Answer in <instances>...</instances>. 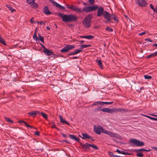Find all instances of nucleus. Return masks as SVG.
<instances>
[{
  "label": "nucleus",
  "mask_w": 157,
  "mask_h": 157,
  "mask_svg": "<svg viewBox=\"0 0 157 157\" xmlns=\"http://www.w3.org/2000/svg\"><path fill=\"white\" fill-rule=\"evenodd\" d=\"M78 57L76 56H73L72 58V59H78Z\"/></svg>",
  "instance_id": "obj_59"
},
{
  "label": "nucleus",
  "mask_w": 157,
  "mask_h": 157,
  "mask_svg": "<svg viewBox=\"0 0 157 157\" xmlns=\"http://www.w3.org/2000/svg\"><path fill=\"white\" fill-rule=\"evenodd\" d=\"M38 36L39 38V39L43 43H44V37L41 36L40 34V33L38 34Z\"/></svg>",
  "instance_id": "obj_30"
},
{
  "label": "nucleus",
  "mask_w": 157,
  "mask_h": 157,
  "mask_svg": "<svg viewBox=\"0 0 157 157\" xmlns=\"http://www.w3.org/2000/svg\"><path fill=\"white\" fill-rule=\"evenodd\" d=\"M143 154L141 152H139L136 154V156L138 157H143Z\"/></svg>",
  "instance_id": "obj_39"
},
{
  "label": "nucleus",
  "mask_w": 157,
  "mask_h": 157,
  "mask_svg": "<svg viewBox=\"0 0 157 157\" xmlns=\"http://www.w3.org/2000/svg\"><path fill=\"white\" fill-rule=\"evenodd\" d=\"M111 18H112V19H113L115 23H117L119 21L118 18L115 13L112 14V17H111Z\"/></svg>",
  "instance_id": "obj_18"
},
{
  "label": "nucleus",
  "mask_w": 157,
  "mask_h": 157,
  "mask_svg": "<svg viewBox=\"0 0 157 157\" xmlns=\"http://www.w3.org/2000/svg\"><path fill=\"white\" fill-rule=\"evenodd\" d=\"M146 117H147L148 118L151 119L152 120V117H151L150 116H147V115H146Z\"/></svg>",
  "instance_id": "obj_56"
},
{
  "label": "nucleus",
  "mask_w": 157,
  "mask_h": 157,
  "mask_svg": "<svg viewBox=\"0 0 157 157\" xmlns=\"http://www.w3.org/2000/svg\"><path fill=\"white\" fill-rule=\"evenodd\" d=\"M59 117L60 121L61 122L65 123L68 125H70V124L68 123L64 119H63L61 115H59Z\"/></svg>",
  "instance_id": "obj_16"
},
{
  "label": "nucleus",
  "mask_w": 157,
  "mask_h": 157,
  "mask_svg": "<svg viewBox=\"0 0 157 157\" xmlns=\"http://www.w3.org/2000/svg\"><path fill=\"white\" fill-rule=\"evenodd\" d=\"M71 9L78 12H82V11L80 8L76 7L73 5H71Z\"/></svg>",
  "instance_id": "obj_13"
},
{
  "label": "nucleus",
  "mask_w": 157,
  "mask_h": 157,
  "mask_svg": "<svg viewBox=\"0 0 157 157\" xmlns=\"http://www.w3.org/2000/svg\"><path fill=\"white\" fill-rule=\"evenodd\" d=\"M109 154L111 157H115L116 156V155H114L113 153L110 152H109Z\"/></svg>",
  "instance_id": "obj_43"
},
{
  "label": "nucleus",
  "mask_w": 157,
  "mask_h": 157,
  "mask_svg": "<svg viewBox=\"0 0 157 157\" xmlns=\"http://www.w3.org/2000/svg\"><path fill=\"white\" fill-rule=\"evenodd\" d=\"M46 23V21H45L44 22H43L42 21H38L37 23L38 24H40V25H45V23Z\"/></svg>",
  "instance_id": "obj_44"
},
{
  "label": "nucleus",
  "mask_w": 157,
  "mask_h": 157,
  "mask_svg": "<svg viewBox=\"0 0 157 157\" xmlns=\"http://www.w3.org/2000/svg\"><path fill=\"white\" fill-rule=\"evenodd\" d=\"M136 3L141 7H146L147 4L145 0H136Z\"/></svg>",
  "instance_id": "obj_7"
},
{
  "label": "nucleus",
  "mask_w": 157,
  "mask_h": 157,
  "mask_svg": "<svg viewBox=\"0 0 157 157\" xmlns=\"http://www.w3.org/2000/svg\"><path fill=\"white\" fill-rule=\"evenodd\" d=\"M58 15L62 18V21L65 23L69 22H75L77 20V17L73 14H63L61 13H59Z\"/></svg>",
  "instance_id": "obj_2"
},
{
  "label": "nucleus",
  "mask_w": 157,
  "mask_h": 157,
  "mask_svg": "<svg viewBox=\"0 0 157 157\" xmlns=\"http://www.w3.org/2000/svg\"><path fill=\"white\" fill-rule=\"evenodd\" d=\"M90 5H93L94 3V0H89L88 1Z\"/></svg>",
  "instance_id": "obj_45"
},
{
  "label": "nucleus",
  "mask_w": 157,
  "mask_h": 157,
  "mask_svg": "<svg viewBox=\"0 0 157 157\" xmlns=\"http://www.w3.org/2000/svg\"><path fill=\"white\" fill-rule=\"evenodd\" d=\"M80 144L82 146V149L85 150L89 149V147H90L96 150H98V148L96 145L93 144H90L87 143H86L85 144H82V143H80Z\"/></svg>",
  "instance_id": "obj_3"
},
{
  "label": "nucleus",
  "mask_w": 157,
  "mask_h": 157,
  "mask_svg": "<svg viewBox=\"0 0 157 157\" xmlns=\"http://www.w3.org/2000/svg\"><path fill=\"white\" fill-rule=\"evenodd\" d=\"M113 103V102H103L101 101V105L104 104L110 105L111 104Z\"/></svg>",
  "instance_id": "obj_33"
},
{
  "label": "nucleus",
  "mask_w": 157,
  "mask_h": 157,
  "mask_svg": "<svg viewBox=\"0 0 157 157\" xmlns=\"http://www.w3.org/2000/svg\"><path fill=\"white\" fill-rule=\"evenodd\" d=\"M91 45H84V48H86L88 47H91Z\"/></svg>",
  "instance_id": "obj_53"
},
{
  "label": "nucleus",
  "mask_w": 157,
  "mask_h": 157,
  "mask_svg": "<svg viewBox=\"0 0 157 157\" xmlns=\"http://www.w3.org/2000/svg\"><path fill=\"white\" fill-rule=\"evenodd\" d=\"M43 52L46 54L47 56H49L50 55H54V54L53 53L50 51V50L46 48L45 50H43Z\"/></svg>",
  "instance_id": "obj_15"
},
{
  "label": "nucleus",
  "mask_w": 157,
  "mask_h": 157,
  "mask_svg": "<svg viewBox=\"0 0 157 157\" xmlns=\"http://www.w3.org/2000/svg\"><path fill=\"white\" fill-rule=\"evenodd\" d=\"M105 30L109 32H112L113 31V29L110 27H109L108 26H107L105 29Z\"/></svg>",
  "instance_id": "obj_34"
},
{
  "label": "nucleus",
  "mask_w": 157,
  "mask_h": 157,
  "mask_svg": "<svg viewBox=\"0 0 157 157\" xmlns=\"http://www.w3.org/2000/svg\"><path fill=\"white\" fill-rule=\"evenodd\" d=\"M119 108H113V109H112V113L113 112H119Z\"/></svg>",
  "instance_id": "obj_36"
},
{
  "label": "nucleus",
  "mask_w": 157,
  "mask_h": 157,
  "mask_svg": "<svg viewBox=\"0 0 157 157\" xmlns=\"http://www.w3.org/2000/svg\"><path fill=\"white\" fill-rule=\"evenodd\" d=\"M98 11L97 14V16L98 17H101L102 15H103V13L105 11H104V8L102 7H100L98 8Z\"/></svg>",
  "instance_id": "obj_10"
},
{
  "label": "nucleus",
  "mask_w": 157,
  "mask_h": 157,
  "mask_svg": "<svg viewBox=\"0 0 157 157\" xmlns=\"http://www.w3.org/2000/svg\"><path fill=\"white\" fill-rule=\"evenodd\" d=\"M94 130L95 133L98 135L101 134V132H102L103 133L107 134L112 137L119 139L121 137L120 136L117 134L114 133L106 130H104L103 128L101 126L96 127L95 126H94Z\"/></svg>",
  "instance_id": "obj_1"
},
{
  "label": "nucleus",
  "mask_w": 157,
  "mask_h": 157,
  "mask_svg": "<svg viewBox=\"0 0 157 157\" xmlns=\"http://www.w3.org/2000/svg\"><path fill=\"white\" fill-rule=\"evenodd\" d=\"M129 142L130 143H132L137 146H141L144 145V143L143 142L135 139L130 140Z\"/></svg>",
  "instance_id": "obj_6"
},
{
  "label": "nucleus",
  "mask_w": 157,
  "mask_h": 157,
  "mask_svg": "<svg viewBox=\"0 0 157 157\" xmlns=\"http://www.w3.org/2000/svg\"><path fill=\"white\" fill-rule=\"evenodd\" d=\"M82 51V50H80V49H76L75 50V53H76V54H77L81 52Z\"/></svg>",
  "instance_id": "obj_42"
},
{
  "label": "nucleus",
  "mask_w": 157,
  "mask_h": 157,
  "mask_svg": "<svg viewBox=\"0 0 157 157\" xmlns=\"http://www.w3.org/2000/svg\"><path fill=\"white\" fill-rule=\"evenodd\" d=\"M6 121L8 122H11L12 123H13V121L12 120L10 119V118L8 117H4Z\"/></svg>",
  "instance_id": "obj_32"
},
{
  "label": "nucleus",
  "mask_w": 157,
  "mask_h": 157,
  "mask_svg": "<svg viewBox=\"0 0 157 157\" xmlns=\"http://www.w3.org/2000/svg\"><path fill=\"white\" fill-rule=\"evenodd\" d=\"M91 20V17L89 15L86 17L82 22L84 26L86 27L89 28L90 25Z\"/></svg>",
  "instance_id": "obj_4"
},
{
  "label": "nucleus",
  "mask_w": 157,
  "mask_h": 157,
  "mask_svg": "<svg viewBox=\"0 0 157 157\" xmlns=\"http://www.w3.org/2000/svg\"><path fill=\"white\" fill-rule=\"evenodd\" d=\"M101 105V101H98L94 102L92 105H91V106H92L94 105Z\"/></svg>",
  "instance_id": "obj_27"
},
{
  "label": "nucleus",
  "mask_w": 157,
  "mask_h": 157,
  "mask_svg": "<svg viewBox=\"0 0 157 157\" xmlns=\"http://www.w3.org/2000/svg\"><path fill=\"white\" fill-rule=\"evenodd\" d=\"M101 109V107H99L96 108H95L94 110L95 112H98L99 111H101V109Z\"/></svg>",
  "instance_id": "obj_40"
},
{
  "label": "nucleus",
  "mask_w": 157,
  "mask_h": 157,
  "mask_svg": "<svg viewBox=\"0 0 157 157\" xmlns=\"http://www.w3.org/2000/svg\"><path fill=\"white\" fill-rule=\"evenodd\" d=\"M154 55V57L157 56V51L153 53Z\"/></svg>",
  "instance_id": "obj_54"
},
{
  "label": "nucleus",
  "mask_w": 157,
  "mask_h": 157,
  "mask_svg": "<svg viewBox=\"0 0 157 157\" xmlns=\"http://www.w3.org/2000/svg\"><path fill=\"white\" fill-rule=\"evenodd\" d=\"M152 120L157 121V118L152 117Z\"/></svg>",
  "instance_id": "obj_62"
},
{
  "label": "nucleus",
  "mask_w": 157,
  "mask_h": 157,
  "mask_svg": "<svg viewBox=\"0 0 157 157\" xmlns=\"http://www.w3.org/2000/svg\"><path fill=\"white\" fill-rule=\"evenodd\" d=\"M82 136L80 137L83 139H89L93 141H94V140L93 139V137L91 136H89L88 134L86 133H82Z\"/></svg>",
  "instance_id": "obj_12"
},
{
  "label": "nucleus",
  "mask_w": 157,
  "mask_h": 157,
  "mask_svg": "<svg viewBox=\"0 0 157 157\" xmlns=\"http://www.w3.org/2000/svg\"><path fill=\"white\" fill-rule=\"evenodd\" d=\"M33 39L37 41L38 40V38L37 36L36 33H34L33 36Z\"/></svg>",
  "instance_id": "obj_35"
},
{
  "label": "nucleus",
  "mask_w": 157,
  "mask_h": 157,
  "mask_svg": "<svg viewBox=\"0 0 157 157\" xmlns=\"http://www.w3.org/2000/svg\"><path fill=\"white\" fill-rule=\"evenodd\" d=\"M128 112V109L124 108H119V112L121 113H124L125 112Z\"/></svg>",
  "instance_id": "obj_25"
},
{
  "label": "nucleus",
  "mask_w": 157,
  "mask_h": 157,
  "mask_svg": "<svg viewBox=\"0 0 157 157\" xmlns=\"http://www.w3.org/2000/svg\"><path fill=\"white\" fill-rule=\"evenodd\" d=\"M19 123H24L25 124V126L28 128H29L30 129H32V128H33V127L32 126L27 124L25 121L21 120L19 121Z\"/></svg>",
  "instance_id": "obj_19"
},
{
  "label": "nucleus",
  "mask_w": 157,
  "mask_h": 157,
  "mask_svg": "<svg viewBox=\"0 0 157 157\" xmlns=\"http://www.w3.org/2000/svg\"><path fill=\"white\" fill-rule=\"evenodd\" d=\"M0 43L4 45H6V44L4 40L1 37L0 35Z\"/></svg>",
  "instance_id": "obj_28"
},
{
  "label": "nucleus",
  "mask_w": 157,
  "mask_h": 157,
  "mask_svg": "<svg viewBox=\"0 0 157 157\" xmlns=\"http://www.w3.org/2000/svg\"><path fill=\"white\" fill-rule=\"evenodd\" d=\"M116 152H117L119 154H121V151L117 149L116 150Z\"/></svg>",
  "instance_id": "obj_57"
},
{
  "label": "nucleus",
  "mask_w": 157,
  "mask_h": 157,
  "mask_svg": "<svg viewBox=\"0 0 157 157\" xmlns=\"http://www.w3.org/2000/svg\"><path fill=\"white\" fill-rule=\"evenodd\" d=\"M41 115L42 117L46 120H48V116L47 114L43 112H41Z\"/></svg>",
  "instance_id": "obj_29"
},
{
  "label": "nucleus",
  "mask_w": 157,
  "mask_h": 157,
  "mask_svg": "<svg viewBox=\"0 0 157 157\" xmlns=\"http://www.w3.org/2000/svg\"><path fill=\"white\" fill-rule=\"evenodd\" d=\"M79 42H80L81 44H82L84 43V41L83 40H81V41H79Z\"/></svg>",
  "instance_id": "obj_64"
},
{
  "label": "nucleus",
  "mask_w": 157,
  "mask_h": 157,
  "mask_svg": "<svg viewBox=\"0 0 157 157\" xmlns=\"http://www.w3.org/2000/svg\"><path fill=\"white\" fill-rule=\"evenodd\" d=\"M101 111L105 112L112 113V109L108 108H104L102 109Z\"/></svg>",
  "instance_id": "obj_21"
},
{
  "label": "nucleus",
  "mask_w": 157,
  "mask_h": 157,
  "mask_svg": "<svg viewBox=\"0 0 157 157\" xmlns=\"http://www.w3.org/2000/svg\"><path fill=\"white\" fill-rule=\"evenodd\" d=\"M56 125H55V124H54L51 127L52 128H56Z\"/></svg>",
  "instance_id": "obj_60"
},
{
  "label": "nucleus",
  "mask_w": 157,
  "mask_h": 157,
  "mask_svg": "<svg viewBox=\"0 0 157 157\" xmlns=\"http://www.w3.org/2000/svg\"><path fill=\"white\" fill-rule=\"evenodd\" d=\"M124 155H132V154L130 153H129L127 152H125L124 153Z\"/></svg>",
  "instance_id": "obj_52"
},
{
  "label": "nucleus",
  "mask_w": 157,
  "mask_h": 157,
  "mask_svg": "<svg viewBox=\"0 0 157 157\" xmlns=\"http://www.w3.org/2000/svg\"><path fill=\"white\" fill-rule=\"evenodd\" d=\"M71 139L73 140H74L79 141V139L77 138L74 135L70 134L68 136Z\"/></svg>",
  "instance_id": "obj_20"
},
{
  "label": "nucleus",
  "mask_w": 157,
  "mask_h": 157,
  "mask_svg": "<svg viewBox=\"0 0 157 157\" xmlns=\"http://www.w3.org/2000/svg\"><path fill=\"white\" fill-rule=\"evenodd\" d=\"M144 78L146 79H151L152 78V77L151 76L146 75H144Z\"/></svg>",
  "instance_id": "obj_38"
},
{
  "label": "nucleus",
  "mask_w": 157,
  "mask_h": 157,
  "mask_svg": "<svg viewBox=\"0 0 157 157\" xmlns=\"http://www.w3.org/2000/svg\"><path fill=\"white\" fill-rule=\"evenodd\" d=\"M97 61L98 62V65H99V66L100 67L101 69H102L103 68L102 64V63L101 60H97Z\"/></svg>",
  "instance_id": "obj_31"
},
{
  "label": "nucleus",
  "mask_w": 157,
  "mask_h": 157,
  "mask_svg": "<svg viewBox=\"0 0 157 157\" xmlns=\"http://www.w3.org/2000/svg\"><path fill=\"white\" fill-rule=\"evenodd\" d=\"M49 1L53 4L54 6H56V7L59 8L60 9H63V10L65 9V8L64 6L59 5L53 0H49Z\"/></svg>",
  "instance_id": "obj_9"
},
{
  "label": "nucleus",
  "mask_w": 157,
  "mask_h": 157,
  "mask_svg": "<svg viewBox=\"0 0 157 157\" xmlns=\"http://www.w3.org/2000/svg\"><path fill=\"white\" fill-rule=\"evenodd\" d=\"M90 11H95L98 8V6L97 5L90 6Z\"/></svg>",
  "instance_id": "obj_22"
},
{
  "label": "nucleus",
  "mask_w": 157,
  "mask_h": 157,
  "mask_svg": "<svg viewBox=\"0 0 157 157\" xmlns=\"http://www.w3.org/2000/svg\"><path fill=\"white\" fill-rule=\"evenodd\" d=\"M146 33V32H142V33H139V35H140V36H142L143 35H144Z\"/></svg>",
  "instance_id": "obj_50"
},
{
  "label": "nucleus",
  "mask_w": 157,
  "mask_h": 157,
  "mask_svg": "<svg viewBox=\"0 0 157 157\" xmlns=\"http://www.w3.org/2000/svg\"><path fill=\"white\" fill-rule=\"evenodd\" d=\"M40 113V112L38 111H32L28 113L29 115L30 116H35L37 114H39Z\"/></svg>",
  "instance_id": "obj_17"
},
{
  "label": "nucleus",
  "mask_w": 157,
  "mask_h": 157,
  "mask_svg": "<svg viewBox=\"0 0 157 157\" xmlns=\"http://www.w3.org/2000/svg\"><path fill=\"white\" fill-rule=\"evenodd\" d=\"M75 48V46L72 45H67L60 51L62 52H68V51Z\"/></svg>",
  "instance_id": "obj_5"
},
{
  "label": "nucleus",
  "mask_w": 157,
  "mask_h": 157,
  "mask_svg": "<svg viewBox=\"0 0 157 157\" xmlns=\"http://www.w3.org/2000/svg\"><path fill=\"white\" fill-rule=\"evenodd\" d=\"M43 12L46 15H50L52 13L51 12L49 11L48 9L47 6H45L43 9Z\"/></svg>",
  "instance_id": "obj_14"
},
{
  "label": "nucleus",
  "mask_w": 157,
  "mask_h": 157,
  "mask_svg": "<svg viewBox=\"0 0 157 157\" xmlns=\"http://www.w3.org/2000/svg\"><path fill=\"white\" fill-rule=\"evenodd\" d=\"M76 54L75 51L73 52L72 53H69L68 54V56L74 55Z\"/></svg>",
  "instance_id": "obj_47"
},
{
  "label": "nucleus",
  "mask_w": 157,
  "mask_h": 157,
  "mask_svg": "<svg viewBox=\"0 0 157 157\" xmlns=\"http://www.w3.org/2000/svg\"><path fill=\"white\" fill-rule=\"evenodd\" d=\"M94 36H91V35L86 36V38L88 39H91L94 38Z\"/></svg>",
  "instance_id": "obj_37"
},
{
  "label": "nucleus",
  "mask_w": 157,
  "mask_h": 157,
  "mask_svg": "<svg viewBox=\"0 0 157 157\" xmlns=\"http://www.w3.org/2000/svg\"><path fill=\"white\" fill-rule=\"evenodd\" d=\"M35 0H26L28 4H30L33 7L37 8L38 7V5L35 3Z\"/></svg>",
  "instance_id": "obj_11"
},
{
  "label": "nucleus",
  "mask_w": 157,
  "mask_h": 157,
  "mask_svg": "<svg viewBox=\"0 0 157 157\" xmlns=\"http://www.w3.org/2000/svg\"><path fill=\"white\" fill-rule=\"evenodd\" d=\"M66 6H67V7L68 9H71V6H69V4H66Z\"/></svg>",
  "instance_id": "obj_49"
},
{
  "label": "nucleus",
  "mask_w": 157,
  "mask_h": 157,
  "mask_svg": "<svg viewBox=\"0 0 157 157\" xmlns=\"http://www.w3.org/2000/svg\"><path fill=\"white\" fill-rule=\"evenodd\" d=\"M6 7L9 10L11 11L12 13H13L14 11H15V10L13 9V7H11L10 5H9L6 4Z\"/></svg>",
  "instance_id": "obj_24"
},
{
  "label": "nucleus",
  "mask_w": 157,
  "mask_h": 157,
  "mask_svg": "<svg viewBox=\"0 0 157 157\" xmlns=\"http://www.w3.org/2000/svg\"><path fill=\"white\" fill-rule=\"evenodd\" d=\"M46 29L48 30H50V28L48 26L46 27Z\"/></svg>",
  "instance_id": "obj_63"
},
{
  "label": "nucleus",
  "mask_w": 157,
  "mask_h": 157,
  "mask_svg": "<svg viewBox=\"0 0 157 157\" xmlns=\"http://www.w3.org/2000/svg\"><path fill=\"white\" fill-rule=\"evenodd\" d=\"M62 136L63 137H65V138L67 137V135H65L64 134H62Z\"/></svg>",
  "instance_id": "obj_61"
},
{
  "label": "nucleus",
  "mask_w": 157,
  "mask_h": 157,
  "mask_svg": "<svg viewBox=\"0 0 157 157\" xmlns=\"http://www.w3.org/2000/svg\"><path fill=\"white\" fill-rule=\"evenodd\" d=\"M103 16L104 18L107 20V22L110 21L112 19V18H111L112 14H110L107 11H104Z\"/></svg>",
  "instance_id": "obj_8"
},
{
  "label": "nucleus",
  "mask_w": 157,
  "mask_h": 157,
  "mask_svg": "<svg viewBox=\"0 0 157 157\" xmlns=\"http://www.w3.org/2000/svg\"><path fill=\"white\" fill-rule=\"evenodd\" d=\"M82 10L86 13L90 12V6L84 7Z\"/></svg>",
  "instance_id": "obj_23"
},
{
  "label": "nucleus",
  "mask_w": 157,
  "mask_h": 157,
  "mask_svg": "<svg viewBox=\"0 0 157 157\" xmlns=\"http://www.w3.org/2000/svg\"><path fill=\"white\" fill-rule=\"evenodd\" d=\"M40 44L42 46V48H43V50H45L46 48H47L44 45L41 44Z\"/></svg>",
  "instance_id": "obj_48"
},
{
  "label": "nucleus",
  "mask_w": 157,
  "mask_h": 157,
  "mask_svg": "<svg viewBox=\"0 0 157 157\" xmlns=\"http://www.w3.org/2000/svg\"><path fill=\"white\" fill-rule=\"evenodd\" d=\"M33 19L34 18L32 17L30 20V22L32 24H33V23H34V22L33 21Z\"/></svg>",
  "instance_id": "obj_51"
},
{
  "label": "nucleus",
  "mask_w": 157,
  "mask_h": 157,
  "mask_svg": "<svg viewBox=\"0 0 157 157\" xmlns=\"http://www.w3.org/2000/svg\"><path fill=\"white\" fill-rule=\"evenodd\" d=\"M40 132L39 131H36L35 132L34 135H36V136H39L40 135Z\"/></svg>",
  "instance_id": "obj_46"
},
{
  "label": "nucleus",
  "mask_w": 157,
  "mask_h": 157,
  "mask_svg": "<svg viewBox=\"0 0 157 157\" xmlns=\"http://www.w3.org/2000/svg\"><path fill=\"white\" fill-rule=\"evenodd\" d=\"M151 57H154L153 53H151L150 54L149 56H148L147 57V59H149Z\"/></svg>",
  "instance_id": "obj_41"
},
{
  "label": "nucleus",
  "mask_w": 157,
  "mask_h": 157,
  "mask_svg": "<svg viewBox=\"0 0 157 157\" xmlns=\"http://www.w3.org/2000/svg\"><path fill=\"white\" fill-rule=\"evenodd\" d=\"M150 7L152 9V10L154 12H155L157 14V6L155 9L152 4H150Z\"/></svg>",
  "instance_id": "obj_26"
},
{
  "label": "nucleus",
  "mask_w": 157,
  "mask_h": 157,
  "mask_svg": "<svg viewBox=\"0 0 157 157\" xmlns=\"http://www.w3.org/2000/svg\"><path fill=\"white\" fill-rule=\"evenodd\" d=\"M146 117H147L148 118L151 119L152 120V117H151L150 116H147V115H146Z\"/></svg>",
  "instance_id": "obj_55"
},
{
  "label": "nucleus",
  "mask_w": 157,
  "mask_h": 157,
  "mask_svg": "<svg viewBox=\"0 0 157 157\" xmlns=\"http://www.w3.org/2000/svg\"><path fill=\"white\" fill-rule=\"evenodd\" d=\"M145 40H146L149 41L150 42H152V40H151V39H145Z\"/></svg>",
  "instance_id": "obj_58"
}]
</instances>
